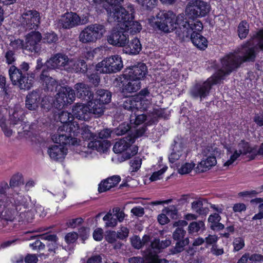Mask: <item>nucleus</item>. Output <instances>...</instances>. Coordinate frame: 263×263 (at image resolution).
Returning a JSON list of instances; mask_svg holds the SVG:
<instances>
[{
    "mask_svg": "<svg viewBox=\"0 0 263 263\" xmlns=\"http://www.w3.org/2000/svg\"><path fill=\"white\" fill-rule=\"evenodd\" d=\"M248 260L251 261H263V256L260 254H254L250 255L249 253H245L237 263H247Z\"/></svg>",
    "mask_w": 263,
    "mask_h": 263,
    "instance_id": "obj_40",
    "label": "nucleus"
},
{
    "mask_svg": "<svg viewBox=\"0 0 263 263\" xmlns=\"http://www.w3.org/2000/svg\"><path fill=\"white\" fill-rule=\"evenodd\" d=\"M185 233V231L182 228H178L176 229L173 233V238L175 240H179L184 237Z\"/></svg>",
    "mask_w": 263,
    "mask_h": 263,
    "instance_id": "obj_63",
    "label": "nucleus"
},
{
    "mask_svg": "<svg viewBox=\"0 0 263 263\" xmlns=\"http://www.w3.org/2000/svg\"><path fill=\"white\" fill-rule=\"evenodd\" d=\"M141 49L142 46L139 40L135 37L124 47L123 51L128 54H137Z\"/></svg>",
    "mask_w": 263,
    "mask_h": 263,
    "instance_id": "obj_26",
    "label": "nucleus"
},
{
    "mask_svg": "<svg viewBox=\"0 0 263 263\" xmlns=\"http://www.w3.org/2000/svg\"><path fill=\"white\" fill-rule=\"evenodd\" d=\"M29 68V63L26 62H23L19 67L12 65L9 69V74L12 84L21 89L29 90L33 86V80L26 76Z\"/></svg>",
    "mask_w": 263,
    "mask_h": 263,
    "instance_id": "obj_8",
    "label": "nucleus"
},
{
    "mask_svg": "<svg viewBox=\"0 0 263 263\" xmlns=\"http://www.w3.org/2000/svg\"><path fill=\"white\" fill-rule=\"evenodd\" d=\"M52 139L57 144L48 148V153L50 157L54 161L64 162L66 155V135H54Z\"/></svg>",
    "mask_w": 263,
    "mask_h": 263,
    "instance_id": "obj_12",
    "label": "nucleus"
},
{
    "mask_svg": "<svg viewBox=\"0 0 263 263\" xmlns=\"http://www.w3.org/2000/svg\"><path fill=\"white\" fill-rule=\"evenodd\" d=\"M120 180L121 178L118 175H115L109 177L104 181H102L99 184L98 191L100 193H102L108 191L116 186Z\"/></svg>",
    "mask_w": 263,
    "mask_h": 263,
    "instance_id": "obj_23",
    "label": "nucleus"
},
{
    "mask_svg": "<svg viewBox=\"0 0 263 263\" xmlns=\"http://www.w3.org/2000/svg\"><path fill=\"white\" fill-rule=\"evenodd\" d=\"M10 92L9 85L6 84V78L2 75H0V95L3 96L4 99H9Z\"/></svg>",
    "mask_w": 263,
    "mask_h": 263,
    "instance_id": "obj_35",
    "label": "nucleus"
},
{
    "mask_svg": "<svg viewBox=\"0 0 263 263\" xmlns=\"http://www.w3.org/2000/svg\"><path fill=\"white\" fill-rule=\"evenodd\" d=\"M103 220L105 221V226L107 228L115 227L118 224L117 220L112 211H109L104 216Z\"/></svg>",
    "mask_w": 263,
    "mask_h": 263,
    "instance_id": "obj_41",
    "label": "nucleus"
},
{
    "mask_svg": "<svg viewBox=\"0 0 263 263\" xmlns=\"http://www.w3.org/2000/svg\"><path fill=\"white\" fill-rule=\"evenodd\" d=\"M6 63L8 65L12 64L16 61L15 51L8 49L5 54Z\"/></svg>",
    "mask_w": 263,
    "mask_h": 263,
    "instance_id": "obj_55",
    "label": "nucleus"
},
{
    "mask_svg": "<svg viewBox=\"0 0 263 263\" xmlns=\"http://www.w3.org/2000/svg\"><path fill=\"white\" fill-rule=\"evenodd\" d=\"M117 238H118V236L115 231H109L106 232L105 239L108 242L114 243L116 241Z\"/></svg>",
    "mask_w": 263,
    "mask_h": 263,
    "instance_id": "obj_61",
    "label": "nucleus"
},
{
    "mask_svg": "<svg viewBox=\"0 0 263 263\" xmlns=\"http://www.w3.org/2000/svg\"><path fill=\"white\" fill-rule=\"evenodd\" d=\"M163 212L172 218H175L177 214V210L174 205H171L163 209Z\"/></svg>",
    "mask_w": 263,
    "mask_h": 263,
    "instance_id": "obj_59",
    "label": "nucleus"
},
{
    "mask_svg": "<svg viewBox=\"0 0 263 263\" xmlns=\"http://www.w3.org/2000/svg\"><path fill=\"white\" fill-rule=\"evenodd\" d=\"M221 217L217 213H214L209 216L208 222L210 228L214 231H220L224 229V226L220 222Z\"/></svg>",
    "mask_w": 263,
    "mask_h": 263,
    "instance_id": "obj_32",
    "label": "nucleus"
},
{
    "mask_svg": "<svg viewBox=\"0 0 263 263\" xmlns=\"http://www.w3.org/2000/svg\"><path fill=\"white\" fill-rule=\"evenodd\" d=\"M142 164V159L139 157H136L130 162L132 172H137L140 169Z\"/></svg>",
    "mask_w": 263,
    "mask_h": 263,
    "instance_id": "obj_56",
    "label": "nucleus"
},
{
    "mask_svg": "<svg viewBox=\"0 0 263 263\" xmlns=\"http://www.w3.org/2000/svg\"><path fill=\"white\" fill-rule=\"evenodd\" d=\"M144 8L152 9L154 8L157 3V0H136Z\"/></svg>",
    "mask_w": 263,
    "mask_h": 263,
    "instance_id": "obj_54",
    "label": "nucleus"
},
{
    "mask_svg": "<svg viewBox=\"0 0 263 263\" xmlns=\"http://www.w3.org/2000/svg\"><path fill=\"white\" fill-rule=\"evenodd\" d=\"M171 243V241L170 239H165L164 241L160 242L159 239H154L151 242V250L145 252L144 254H148L149 252H152V254L157 255V253L159 252L161 249L168 247Z\"/></svg>",
    "mask_w": 263,
    "mask_h": 263,
    "instance_id": "obj_27",
    "label": "nucleus"
},
{
    "mask_svg": "<svg viewBox=\"0 0 263 263\" xmlns=\"http://www.w3.org/2000/svg\"><path fill=\"white\" fill-rule=\"evenodd\" d=\"M126 32L119 28V23L107 36L108 43L113 46L123 47L128 43V36Z\"/></svg>",
    "mask_w": 263,
    "mask_h": 263,
    "instance_id": "obj_20",
    "label": "nucleus"
},
{
    "mask_svg": "<svg viewBox=\"0 0 263 263\" xmlns=\"http://www.w3.org/2000/svg\"><path fill=\"white\" fill-rule=\"evenodd\" d=\"M134 18L135 9L131 4L126 8L115 9L114 12L108 11V22L119 23V28L133 35L139 33L142 29L140 23Z\"/></svg>",
    "mask_w": 263,
    "mask_h": 263,
    "instance_id": "obj_4",
    "label": "nucleus"
},
{
    "mask_svg": "<svg viewBox=\"0 0 263 263\" xmlns=\"http://www.w3.org/2000/svg\"><path fill=\"white\" fill-rule=\"evenodd\" d=\"M147 120V117L144 115H138L135 114L134 115H131L130 118V123L132 127L136 128L139 125L142 124L144 121Z\"/></svg>",
    "mask_w": 263,
    "mask_h": 263,
    "instance_id": "obj_42",
    "label": "nucleus"
},
{
    "mask_svg": "<svg viewBox=\"0 0 263 263\" xmlns=\"http://www.w3.org/2000/svg\"><path fill=\"white\" fill-rule=\"evenodd\" d=\"M20 199H16L14 200L15 202V208L14 209L19 213L20 211L24 210V209H27L28 208V203L25 200L24 197H20Z\"/></svg>",
    "mask_w": 263,
    "mask_h": 263,
    "instance_id": "obj_51",
    "label": "nucleus"
},
{
    "mask_svg": "<svg viewBox=\"0 0 263 263\" xmlns=\"http://www.w3.org/2000/svg\"><path fill=\"white\" fill-rule=\"evenodd\" d=\"M58 40V35L53 31L47 32L42 35V41L44 43L51 44L56 43Z\"/></svg>",
    "mask_w": 263,
    "mask_h": 263,
    "instance_id": "obj_45",
    "label": "nucleus"
},
{
    "mask_svg": "<svg viewBox=\"0 0 263 263\" xmlns=\"http://www.w3.org/2000/svg\"><path fill=\"white\" fill-rule=\"evenodd\" d=\"M150 238L148 236L145 235L143 236L142 240L138 236H133L130 238L132 246L136 249H139L142 246L146 245L148 243Z\"/></svg>",
    "mask_w": 263,
    "mask_h": 263,
    "instance_id": "obj_38",
    "label": "nucleus"
},
{
    "mask_svg": "<svg viewBox=\"0 0 263 263\" xmlns=\"http://www.w3.org/2000/svg\"><path fill=\"white\" fill-rule=\"evenodd\" d=\"M124 0H108V6H104L107 12V21H108V11L114 12L115 9H118L122 6H118V4L123 2Z\"/></svg>",
    "mask_w": 263,
    "mask_h": 263,
    "instance_id": "obj_47",
    "label": "nucleus"
},
{
    "mask_svg": "<svg viewBox=\"0 0 263 263\" xmlns=\"http://www.w3.org/2000/svg\"><path fill=\"white\" fill-rule=\"evenodd\" d=\"M205 228V225L203 221H199L193 222L189 226V232L190 233H196L200 230H203Z\"/></svg>",
    "mask_w": 263,
    "mask_h": 263,
    "instance_id": "obj_48",
    "label": "nucleus"
},
{
    "mask_svg": "<svg viewBox=\"0 0 263 263\" xmlns=\"http://www.w3.org/2000/svg\"><path fill=\"white\" fill-rule=\"evenodd\" d=\"M80 17L76 13H67V29L80 25Z\"/></svg>",
    "mask_w": 263,
    "mask_h": 263,
    "instance_id": "obj_36",
    "label": "nucleus"
},
{
    "mask_svg": "<svg viewBox=\"0 0 263 263\" xmlns=\"http://www.w3.org/2000/svg\"><path fill=\"white\" fill-rule=\"evenodd\" d=\"M249 24L246 21H242L238 26V33L239 37L245 39L249 33Z\"/></svg>",
    "mask_w": 263,
    "mask_h": 263,
    "instance_id": "obj_46",
    "label": "nucleus"
},
{
    "mask_svg": "<svg viewBox=\"0 0 263 263\" xmlns=\"http://www.w3.org/2000/svg\"><path fill=\"white\" fill-rule=\"evenodd\" d=\"M127 80V83L123 85V92H133L138 91L141 87V83L137 80L125 78Z\"/></svg>",
    "mask_w": 263,
    "mask_h": 263,
    "instance_id": "obj_34",
    "label": "nucleus"
},
{
    "mask_svg": "<svg viewBox=\"0 0 263 263\" xmlns=\"http://www.w3.org/2000/svg\"><path fill=\"white\" fill-rule=\"evenodd\" d=\"M103 114V108L101 105L92 101L88 102L87 105L77 104L72 109V116L82 120H89L92 115L96 117L101 116Z\"/></svg>",
    "mask_w": 263,
    "mask_h": 263,
    "instance_id": "obj_10",
    "label": "nucleus"
},
{
    "mask_svg": "<svg viewBox=\"0 0 263 263\" xmlns=\"http://www.w3.org/2000/svg\"><path fill=\"white\" fill-rule=\"evenodd\" d=\"M20 211L18 213V221L23 222L24 223L32 222V220L34 218L33 212L30 210L26 211V209H24Z\"/></svg>",
    "mask_w": 263,
    "mask_h": 263,
    "instance_id": "obj_43",
    "label": "nucleus"
},
{
    "mask_svg": "<svg viewBox=\"0 0 263 263\" xmlns=\"http://www.w3.org/2000/svg\"><path fill=\"white\" fill-rule=\"evenodd\" d=\"M223 152V147L221 145L213 144L205 147L202 151V159L198 163L196 171L203 173L210 170L216 165V158L220 157Z\"/></svg>",
    "mask_w": 263,
    "mask_h": 263,
    "instance_id": "obj_7",
    "label": "nucleus"
},
{
    "mask_svg": "<svg viewBox=\"0 0 263 263\" xmlns=\"http://www.w3.org/2000/svg\"><path fill=\"white\" fill-rule=\"evenodd\" d=\"M42 35L38 31L34 30L28 33L25 36L24 49L31 53H38L41 51Z\"/></svg>",
    "mask_w": 263,
    "mask_h": 263,
    "instance_id": "obj_19",
    "label": "nucleus"
},
{
    "mask_svg": "<svg viewBox=\"0 0 263 263\" xmlns=\"http://www.w3.org/2000/svg\"><path fill=\"white\" fill-rule=\"evenodd\" d=\"M147 73V67L144 63H139L137 65L126 68L123 77L129 79L140 81L144 78Z\"/></svg>",
    "mask_w": 263,
    "mask_h": 263,
    "instance_id": "obj_21",
    "label": "nucleus"
},
{
    "mask_svg": "<svg viewBox=\"0 0 263 263\" xmlns=\"http://www.w3.org/2000/svg\"><path fill=\"white\" fill-rule=\"evenodd\" d=\"M78 97L86 100H89L92 98V94L89 90V88L83 83H78L75 86Z\"/></svg>",
    "mask_w": 263,
    "mask_h": 263,
    "instance_id": "obj_30",
    "label": "nucleus"
},
{
    "mask_svg": "<svg viewBox=\"0 0 263 263\" xmlns=\"http://www.w3.org/2000/svg\"><path fill=\"white\" fill-rule=\"evenodd\" d=\"M146 127L143 125L136 130L134 136L129 135L117 141L113 147L115 153L122 154L123 158L129 159L136 155L138 151V147L134 145L136 138L142 136L145 132Z\"/></svg>",
    "mask_w": 263,
    "mask_h": 263,
    "instance_id": "obj_6",
    "label": "nucleus"
},
{
    "mask_svg": "<svg viewBox=\"0 0 263 263\" xmlns=\"http://www.w3.org/2000/svg\"><path fill=\"white\" fill-rule=\"evenodd\" d=\"M10 113L9 121L10 126H13L17 124H22L24 118V111L21 108H15Z\"/></svg>",
    "mask_w": 263,
    "mask_h": 263,
    "instance_id": "obj_29",
    "label": "nucleus"
},
{
    "mask_svg": "<svg viewBox=\"0 0 263 263\" xmlns=\"http://www.w3.org/2000/svg\"><path fill=\"white\" fill-rule=\"evenodd\" d=\"M187 27L192 29L189 36H185L184 39H190L193 44L198 48L201 50L205 49L208 46V41L205 37L201 35L199 32L203 29V25L200 21H195L194 24L188 23Z\"/></svg>",
    "mask_w": 263,
    "mask_h": 263,
    "instance_id": "obj_14",
    "label": "nucleus"
},
{
    "mask_svg": "<svg viewBox=\"0 0 263 263\" xmlns=\"http://www.w3.org/2000/svg\"><path fill=\"white\" fill-rule=\"evenodd\" d=\"M151 104V96L148 90L144 89L135 96L127 98L124 101L123 107L132 112L146 110Z\"/></svg>",
    "mask_w": 263,
    "mask_h": 263,
    "instance_id": "obj_9",
    "label": "nucleus"
},
{
    "mask_svg": "<svg viewBox=\"0 0 263 263\" xmlns=\"http://www.w3.org/2000/svg\"><path fill=\"white\" fill-rule=\"evenodd\" d=\"M128 229L126 227H122L120 228V229L118 231L117 233L118 238L123 240L128 237Z\"/></svg>",
    "mask_w": 263,
    "mask_h": 263,
    "instance_id": "obj_62",
    "label": "nucleus"
},
{
    "mask_svg": "<svg viewBox=\"0 0 263 263\" xmlns=\"http://www.w3.org/2000/svg\"><path fill=\"white\" fill-rule=\"evenodd\" d=\"M189 243V239L186 238L184 239L178 241L172 251L173 254L180 252L183 250L184 247Z\"/></svg>",
    "mask_w": 263,
    "mask_h": 263,
    "instance_id": "obj_53",
    "label": "nucleus"
},
{
    "mask_svg": "<svg viewBox=\"0 0 263 263\" xmlns=\"http://www.w3.org/2000/svg\"><path fill=\"white\" fill-rule=\"evenodd\" d=\"M180 167L178 168V172L180 174L184 175L190 173L195 167V163L191 161L181 163Z\"/></svg>",
    "mask_w": 263,
    "mask_h": 263,
    "instance_id": "obj_49",
    "label": "nucleus"
},
{
    "mask_svg": "<svg viewBox=\"0 0 263 263\" xmlns=\"http://www.w3.org/2000/svg\"><path fill=\"white\" fill-rule=\"evenodd\" d=\"M112 73L120 71L123 67L122 58L118 55H111L107 57Z\"/></svg>",
    "mask_w": 263,
    "mask_h": 263,
    "instance_id": "obj_28",
    "label": "nucleus"
},
{
    "mask_svg": "<svg viewBox=\"0 0 263 263\" xmlns=\"http://www.w3.org/2000/svg\"><path fill=\"white\" fill-rule=\"evenodd\" d=\"M188 154L189 149L182 143L175 141L168 160L172 164L179 165L186 160Z\"/></svg>",
    "mask_w": 263,
    "mask_h": 263,
    "instance_id": "obj_18",
    "label": "nucleus"
},
{
    "mask_svg": "<svg viewBox=\"0 0 263 263\" xmlns=\"http://www.w3.org/2000/svg\"><path fill=\"white\" fill-rule=\"evenodd\" d=\"M67 69H71L75 72H85L87 70V65L83 60L75 61L72 60H67ZM68 71V69H67Z\"/></svg>",
    "mask_w": 263,
    "mask_h": 263,
    "instance_id": "obj_31",
    "label": "nucleus"
},
{
    "mask_svg": "<svg viewBox=\"0 0 263 263\" xmlns=\"http://www.w3.org/2000/svg\"><path fill=\"white\" fill-rule=\"evenodd\" d=\"M112 211L114 214L117 221L121 222L124 220L126 215L123 210L118 207H116L114 208L112 210Z\"/></svg>",
    "mask_w": 263,
    "mask_h": 263,
    "instance_id": "obj_57",
    "label": "nucleus"
},
{
    "mask_svg": "<svg viewBox=\"0 0 263 263\" xmlns=\"http://www.w3.org/2000/svg\"><path fill=\"white\" fill-rule=\"evenodd\" d=\"M41 17L36 10H25L22 14L20 22L26 29L36 30L40 27Z\"/></svg>",
    "mask_w": 263,
    "mask_h": 263,
    "instance_id": "obj_15",
    "label": "nucleus"
},
{
    "mask_svg": "<svg viewBox=\"0 0 263 263\" xmlns=\"http://www.w3.org/2000/svg\"><path fill=\"white\" fill-rule=\"evenodd\" d=\"M40 106L43 111L48 112L54 107H55V100H54L52 97L50 96L44 95L42 99Z\"/></svg>",
    "mask_w": 263,
    "mask_h": 263,
    "instance_id": "obj_33",
    "label": "nucleus"
},
{
    "mask_svg": "<svg viewBox=\"0 0 263 263\" xmlns=\"http://www.w3.org/2000/svg\"><path fill=\"white\" fill-rule=\"evenodd\" d=\"M111 94L110 92L106 90L100 89L98 90L96 93V98L94 100L91 101L93 103L98 104V106L101 105L103 108V112L104 111V104L109 103L111 101Z\"/></svg>",
    "mask_w": 263,
    "mask_h": 263,
    "instance_id": "obj_24",
    "label": "nucleus"
},
{
    "mask_svg": "<svg viewBox=\"0 0 263 263\" xmlns=\"http://www.w3.org/2000/svg\"><path fill=\"white\" fill-rule=\"evenodd\" d=\"M131 213L137 217H142L144 214V208L140 206L133 208L131 211Z\"/></svg>",
    "mask_w": 263,
    "mask_h": 263,
    "instance_id": "obj_64",
    "label": "nucleus"
},
{
    "mask_svg": "<svg viewBox=\"0 0 263 263\" xmlns=\"http://www.w3.org/2000/svg\"><path fill=\"white\" fill-rule=\"evenodd\" d=\"M66 65V57L62 53H57L44 63L42 62L41 58L37 59L36 61V70H41L44 69L49 71L56 68H60L61 66L64 67Z\"/></svg>",
    "mask_w": 263,
    "mask_h": 263,
    "instance_id": "obj_17",
    "label": "nucleus"
},
{
    "mask_svg": "<svg viewBox=\"0 0 263 263\" xmlns=\"http://www.w3.org/2000/svg\"><path fill=\"white\" fill-rule=\"evenodd\" d=\"M151 25L155 29L164 33L175 31L180 39L189 36L192 29L187 27L189 23L184 13L177 15L172 11H160L156 16L149 18Z\"/></svg>",
    "mask_w": 263,
    "mask_h": 263,
    "instance_id": "obj_2",
    "label": "nucleus"
},
{
    "mask_svg": "<svg viewBox=\"0 0 263 263\" xmlns=\"http://www.w3.org/2000/svg\"><path fill=\"white\" fill-rule=\"evenodd\" d=\"M10 188L6 181L0 182V206H8L13 202L12 194L9 193Z\"/></svg>",
    "mask_w": 263,
    "mask_h": 263,
    "instance_id": "obj_22",
    "label": "nucleus"
},
{
    "mask_svg": "<svg viewBox=\"0 0 263 263\" xmlns=\"http://www.w3.org/2000/svg\"><path fill=\"white\" fill-rule=\"evenodd\" d=\"M0 126L6 137H10L12 135V130L8 128L4 116H0Z\"/></svg>",
    "mask_w": 263,
    "mask_h": 263,
    "instance_id": "obj_50",
    "label": "nucleus"
},
{
    "mask_svg": "<svg viewBox=\"0 0 263 263\" xmlns=\"http://www.w3.org/2000/svg\"><path fill=\"white\" fill-rule=\"evenodd\" d=\"M96 70L101 73H112L107 58L103 59L101 62L96 64Z\"/></svg>",
    "mask_w": 263,
    "mask_h": 263,
    "instance_id": "obj_39",
    "label": "nucleus"
},
{
    "mask_svg": "<svg viewBox=\"0 0 263 263\" xmlns=\"http://www.w3.org/2000/svg\"><path fill=\"white\" fill-rule=\"evenodd\" d=\"M210 11V6L200 0L192 1L187 4L185 11V17L194 18L205 16Z\"/></svg>",
    "mask_w": 263,
    "mask_h": 263,
    "instance_id": "obj_13",
    "label": "nucleus"
},
{
    "mask_svg": "<svg viewBox=\"0 0 263 263\" xmlns=\"http://www.w3.org/2000/svg\"><path fill=\"white\" fill-rule=\"evenodd\" d=\"M234 250L238 251L242 249L245 246V241L242 237H237L234 239L233 242Z\"/></svg>",
    "mask_w": 263,
    "mask_h": 263,
    "instance_id": "obj_58",
    "label": "nucleus"
},
{
    "mask_svg": "<svg viewBox=\"0 0 263 263\" xmlns=\"http://www.w3.org/2000/svg\"><path fill=\"white\" fill-rule=\"evenodd\" d=\"M42 93V90L37 88L29 92L25 97V107L27 109L33 111L36 119L40 117L39 109Z\"/></svg>",
    "mask_w": 263,
    "mask_h": 263,
    "instance_id": "obj_16",
    "label": "nucleus"
},
{
    "mask_svg": "<svg viewBox=\"0 0 263 263\" xmlns=\"http://www.w3.org/2000/svg\"><path fill=\"white\" fill-rule=\"evenodd\" d=\"M24 184L23 175L21 174L17 173L11 177L9 186L10 189H13Z\"/></svg>",
    "mask_w": 263,
    "mask_h": 263,
    "instance_id": "obj_44",
    "label": "nucleus"
},
{
    "mask_svg": "<svg viewBox=\"0 0 263 263\" xmlns=\"http://www.w3.org/2000/svg\"><path fill=\"white\" fill-rule=\"evenodd\" d=\"M106 32L105 26L102 24H94L86 26L80 32L79 41L85 44L95 43L101 39Z\"/></svg>",
    "mask_w": 263,
    "mask_h": 263,
    "instance_id": "obj_11",
    "label": "nucleus"
},
{
    "mask_svg": "<svg viewBox=\"0 0 263 263\" xmlns=\"http://www.w3.org/2000/svg\"><path fill=\"white\" fill-rule=\"evenodd\" d=\"M70 118V117H69ZM67 121V132L70 133V136H67V143L71 144L73 147V149L81 157L87 158H92L95 155V150L100 152L105 153L107 151L110 145L106 141L101 142L96 140V136L94 135L88 127L85 128L81 132L82 137L85 140H90L89 142H82L77 138H72L73 136L77 135L80 133L78 124L76 121H72L69 120Z\"/></svg>",
    "mask_w": 263,
    "mask_h": 263,
    "instance_id": "obj_1",
    "label": "nucleus"
},
{
    "mask_svg": "<svg viewBox=\"0 0 263 263\" xmlns=\"http://www.w3.org/2000/svg\"><path fill=\"white\" fill-rule=\"evenodd\" d=\"M242 155H248L251 159H254L257 155H262L263 143L258 148L256 146H250L248 142L241 141L236 146L230 147L227 149V159L222 161L223 166L228 168L233 166Z\"/></svg>",
    "mask_w": 263,
    "mask_h": 263,
    "instance_id": "obj_5",
    "label": "nucleus"
},
{
    "mask_svg": "<svg viewBox=\"0 0 263 263\" xmlns=\"http://www.w3.org/2000/svg\"><path fill=\"white\" fill-rule=\"evenodd\" d=\"M168 167L164 164H161L160 162L157 167L158 171H155L149 178L151 181H155L160 180L163 178L164 173L167 170Z\"/></svg>",
    "mask_w": 263,
    "mask_h": 263,
    "instance_id": "obj_37",
    "label": "nucleus"
},
{
    "mask_svg": "<svg viewBox=\"0 0 263 263\" xmlns=\"http://www.w3.org/2000/svg\"><path fill=\"white\" fill-rule=\"evenodd\" d=\"M8 206L0 208V219L1 221L7 222V221L12 222L15 218L18 213L14 209L7 208Z\"/></svg>",
    "mask_w": 263,
    "mask_h": 263,
    "instance_id": "obj_25",
    "label": "nucleus"
},
{
    "mask_svg": "<svg viewBox=\"0 0 263 263\" xmlns=\"http://www.w3.org/2000/svg\"><path fill=\"white\" fill-rule=\"evenodd\" d=\"M78 238V234L75 232L68 233L67 234V244H71L69 250L72 251L73 249V243Z\"/></svg>",
    "mask_w": 263,
    "mask_h": 263,
    "instance_id": "obj_60",
    "label": "nucleus"
},
{
    "mask_svg": "<svg viewBox=\"0 0 263 263\" xmlns=\"http://www.w3.org/2000/svg\"><path fill=\"white\" fill-rule=\"evenodd\" d=\"M131 128H132V126L128 123L124 122L115 129V133L118 136H121L125 134Z\"/></svg>",
    "mask_w": 263,
    "mask_h": 263,
    "instance_id": "obj_52",
    "label": "nucleus"
},
{
    "mask_svg": "<svg viewBox=\"0 0 263 263\" xmlns=\"http://www.w3.org/2000/svg\"><path fill=\"white\" fill-rule=\"evenodd\" d=\"M42 69L39 81L42 83L45 91L53 92L55 91L58 92L55 95V104L57 109L61 111L55 116L57 121H59L63 124V126L59 127L58 132H63L66 125L65 118L64 117L66 112V101L64 100L66 98V87L58 84V81L49 76V71L44 69Z\"/></svg>",
    "mask_w": 263,
    "mask_h": 263,
    "instance_id": "obj_3",
    "label": "nucleus"
}]
</instances>
